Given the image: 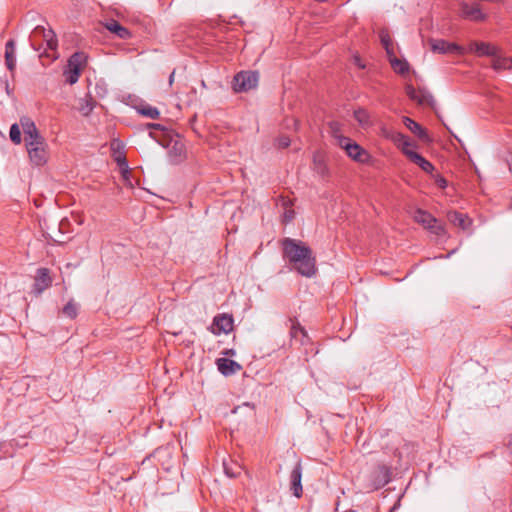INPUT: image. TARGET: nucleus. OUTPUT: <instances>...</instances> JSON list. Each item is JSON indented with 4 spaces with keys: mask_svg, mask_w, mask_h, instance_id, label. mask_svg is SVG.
I'll use <instances>...</instances> for the list:
<instances>
[{
    "mask_svg": "<svg viewBox=\"0 0 512 512\" xmlns=\"http://www.w3.org/2000/svg\"><path fill=\"white\" fill-rule=\"evenodd\" d=\"M283 250L285 257L288 258L299 274L305 277H312L316 273L315 258L308 246L300 241L285 239L283 241Z\"/></svg>",
    "mask_w": 512,
    "mask_h": 512,
    "instance_id": "f257e3e1",
    "label": "nucleus"
},
{
    "mask_svg": "<svg viewBox=\"0 0 512 512\" xmlns=\"http://www.w3.org/2000/svg\"><path fill=\"white\" fill-rule=\"evenodd\" d=\"M21 127L29 159L33 165L42 166L49 158L48 144L40 134L34 121L28 117L21 118Z\"/></svg>",
    "mask_w": 512,
    "mask_h": 512,
    "instance_id": "f03ea898",
    "label": "nucleus"
},
{
    "mask_svg": "<svg viewBox=\"0 0 512 512\" xmlns=\"http://www.w3.org/2000/svg\"><path fill=\"white\" fill-rule=\"evenodd\" d=\"M162 145L168 149L170 161L180 163L186 156V147L183 139L172 132L165 134Z\"/></svg>",
    "mask_w": 512,
    "mask_h": 512,
    "instance_id": "7ed1b4c3",
    "label": "nucleus"
},
{
    "mask_svg": "<svg viewBox=\"0 0 512 512\" xmlns=\"http://www.w3.org/2000/svg\"><path fill=\"white\" fill-rule=\"evenodd\" d=\"M259 76L254 71H241L234 76L232 89L236 93H243L257 87Z\"/></svg>",
    "mask_w": 512,
    "mask_h": 512,
    "instance_id": "20e7f679",
    "label": "nucleus"
},
{
    "mask_svg": "<svg viewBox=\"0 0 512 512\" xmlns=\"http://www.w3.org/2000/svg\"><path fill=\"white\" fill-rule=\"evenodd\" d=\"M86 63L87 56L84 53H75L69 58L67 68L64 71L66 81L69 84L73 85L78 81Z\"/></svg>",
    "mask_w": 512,
    "mask_h": 512,
    "instance_id": "39448f33",
    "label": "nucleus"
},
{
    "mask_svg": "<svg viewBox=\"0 0 512 512\" xmlns=\"http://www.w3.org/2000/svg\"><path fill=\"white\" fill-rule=\"evenodd\" d=\"M339 146L352 160L358 163H366L370 159V155L365 149L347 137H339Z\"/></svg>",
    "mask_w": 512,
    "mask_h": 512,
    "instance_id": "423d86ee",
    "label": "nucleus"
},
{
    "mask_svg": "<svg viewBox=\"0 0 512 512\" xmlns=\"http://www.w3.org/2000/svg\"><path fill=\"white\" fill-rule=\"evenodd\" d=\"M386 138L390 139L394 142L398 149L408 158H411V155L416 154L415 149L417 148V144L412 142L407 136L400 132H391L386 134Z\"/></svg>",
    "mask_w": 512,
    "mask_h": 512,
    "instance_id": "0eeeda50",
    "label": "nucleus"
},
{
    "mask_svg": "<svg viewBox=\"0 0 512 512\" xmlns=\"http://www.w3.org/2000/svg\"><path fill=\"white\" fill-rule=\"evenodd\" d=\"M414 220L425 228L430 229L437 236H441L445 232L443 226L431 214L423 210L415 212Z\"/></svg>",
    "mask_w": 512,
    "mask_h": 512,
    "instance_id": "6e6552de",
    "label": "nucleus"
},
{
    "mask_svg": "<svg viewBox=\"0 0 512 512\" xmlns=\"http://www.w3.org/2000/svg\"><path fill=\"white\" fill-rule=\"evenodd\" d=\"M428 43L431 47V50L434 53L439 54H447V53H456L463 55L466 51L463 47L457 45L456 43H450L443 39H429Z\"/></svg>",
    "mask_w": 512,
    "mask_h": 512,
    "instance_id": "1a4fd4ad",
    "label": "nucleus"
},
{
    "mask_svg": "<svg viewBox=\"0 0 512 512\" xmlns=\"http://www.w3.org/2000/svg\"><path fill=\"white\" fill-rule=\"evenodd\" d=\"M52 285V277L50 271L47 268H39L36 271L34 277V283L32 286V293L35 296L41 295L46 289Z\"/></svg>",
    "mask_w": 512,
    "mask_h": 512,
    "instance_id": "9d476101",
    "label": "nucleus"
},
{
    "mask_svg": "<svg viewBox=\"0 0 512 512\" xmlns=\"http://www.w3.org/2000/svg\"><path fill=\"white\" fill-rule=\"evenodd\" d=\"M233 330V318L228 314H221L214 318L211 331L215 335L228 334Z\"/></svg>",
    "mask_w": 512,
    "mask_h": 512,
    "instance_id": "9b49d317",
    "label": "nucleus"
},
{
    "mask_svg": "<svg viewBox=\"0 0 512 512\" xmlns=\"http://www.w3.org/2000/svg\"><path fill=\"white\" fill-rule=\"evenodd\" d=\"M406 94L408 97L421 106H431L433 103L432 95L424 89H416L411 85H407Z\"/></svg>",
    "mask_w": 512,
    "mask_h": 512,
    "instance_id": "f8f14e48",
    "label": "nucleus"
},
{
    "mask_svg": "<svg viewBox=\"0 0 512 512\" xmlns=\"http://www.w3.org/2000/svg\"><path fill=\"white\" fill-rule=\"evenodd\" d=\"M218 370L225 376L232 375L241 370V365L236 361L222 357L216 361Z\"/></svg>",
    "mask_w": 512,
    "mask_h": 512,
    "instance_id": "ddd939ff",
    "label": "nucleus"
},
{
    "mask_svg": "<svg viewBox=\"0 0 512 512\" xmlns=\"http://www.w3.org/2000/svg\"><path fill=\"white\" fill-rule=\"evenodd\" d=\"M461 15L475 21L483 20L485 18V15L482 13L479 5L475 4L469 6L465 2L461 3Z\"/></svg>",
    "mask_w": 512,
    "mask_h": 512,
    "instance_id": "4468645a",
    "label": "nucleus"
},
{
    "mask_svg": "<svg viewBox=\"0 0 512 512\" xmlns=\"http://www.w3.org/2000/svg\"><path fill=\"white\" fill-rule=\"evenodd\" d=\"M301 478L302 470L300 463H298L291 472V489L293 494L298 498L302 495Z\"/></svg>",
    "mask_w": 512,
    "mask_h": 512,
    "instance_id": "2eb2a0df",
    "label": "nucleus"
},
{
    "mask_svg": "<svg viewBox=\"0 0 512 512\" xmlns=\"http://www.w3.org/2000/svg\"><path fill=\"white\" fill-rule=\"evenodd\" d=\"M403 123L407 129H409L412 133L417 135L424 142H429L430 138L425 129H423L417 122L412 120L409 117L403 118Z\"/></svg>",
    "mask_w": 512,
    "mask_h": 512,
    "instance_id": "dca6fc26",
    "label": "nucleus"
},
{
    "mask_svg": "<svg viewBox=\"0 0 512 512\" xmlns=\"http://www.w3.org/2000/svg\"><path fill=\"white\" fill-rule=\"evenodd\" d=\"M468 51L471 53H475L479 56L487 55L493 57V55H495L496 47L483 42H473L469 45Z\"/></svg>",
    "mask_w": 512,
    "mask_h": 512,
    "instance_id": "f3484780",
    "label": "nucleus"
},
{
    "mask_svg": "<svg viewBox=\"0 0 512 512\" xmlns=\"http://www.w3.org/2000/svg\"><path fill=\"white\" fill-rule=\"evenodd\" d=\"M492 67L496 71L512 70V57L500 55L496 50L492 59Z\"/></svg>",
    "mask_w": 512,
    "mask_h": 512,
    "instance_id": "a211bd4d",
    "label": "nucleus"
},
{
    "mask_svg": "<svg viewBox=\"0 0 512 512\" xmlns=\"http://www.w3.org/2000/svg\"><path fill=\"white\" fill-rule=\"evenodd\" d=\"M105 28L111 33L117 35L120 39H128L131 37L130 31L124 26L120 25L117 21L111 20L105 23Z\"/></svg>",
    "mask_w": 512,
    "mask_h": 512,
    "instance_id": "6ab92c4d",
    "label": "nucleus"
},
{
    "mask_svg": "<svg viewBox=\"0 0 512 512\" xmlns=\"http://www.w3.org/2000/svg\"><path fill=\"white\" fill-rule=\"evenodd\" d=\"M5 64L10 71H14L16 67L15 43L9 40L5 46Z\"/></svg>",
    "mask_w": 512,
    "mask_h": 512,
    "instance_id": "aec40b11",
    "label": "nucleus"
},
{
    "mask_svg": "<svg viewBox=\"0 0 512 512\" xmlns=\"http://www.w3.org/2000/svg\"><path fill=\"white\" fill-rule=\"evenodd\" d=\"M448 220L453 225H455L463 230L468 229V227L470 226V219L462 213L450 212V213H448Z\"/></svg>",
    "mask_w": 512,
    "mask_h": 512,
    "instance_id": "412c9836",
    "label": "nucleus"
},
{
    "mask_svg": "<svg viewBox=\"0 0 512 512\" xmlns=\"http://www.w3.org/2000/svg\"><path fill=\"white\" fill-rule=\"evenodd\" d=\"M35 31L37 33L38 32L42 33L43 39L45 40V42L47 44V47L50 50H55L56 49V47H57V39H56L55 33L52 30H46L44 28L37 27Z\"/></svg>",
    "mask_w": 512,
    "mask_h": 512,
    "instance_id": "4be33fe9",
    "label": "nucleus"
},
{
    "mask_svg": "<svg viewBox=\"0 0 512 512\" xmlns=\"http://www.w3.org/2000/svg\"><path fill=\"white\" fill-rule=\"evenodd\" d=\"M409 160L418 165L426 173H432L434 170V166L418 153L411 155Z\"/></svg>",
    "mask_w": 512,
    "mask_h": 512,
    "instance_id": "5701e85b",
    "label": "nucleus"
},
{
    "mask_svg": "<svg viewBox=\"0 0 512 512\" xmlns=\"http://www.w3.org/2000/svg\"><path fill=\"white\" fill-rule=\"evenodd\" d=\"M390 64L395 72L403 74L408 71V64L404 60L398 59L394 56V53L388 55Z\"/></svg>",
    "mask_w": 512,
    "mask_h": 512,
    "instance_id": "b1692460",
    "label": "nucleus"
},
{
    "mask_svg": "<svg viewBox=\"0 0 512 512\" xmlns=\"http://www.w3.org/2000/svg\"><path fill=\"white\" fill-rule=\"evenodd\" d=\"M62 314L67 318H75L78 314V304L70 300L62 309Z\"/></svg>",
    "mask_w": 512,
    "mask_h": 512,
    "instance_id": "393cba45",
    "label": "nucleus"
},
{
    "mask_svg": "<svg viewBox=\"0 0 512 512\" xmlns=\"http://www.w3.org/2000/svg\"><path fill=\"white\" fill-rule=\"evenodd\" d=\"M22 127H21V121L19 122V124L15 123L13 124L11 127H10V132H9V136H10V139L11 141L14 143V144H20L22 139H21V132H22Z\"/></svg>",
    "mask_w": 512,
    "mask_h": 512,
    "instance_id": "a878e982",
    "label": "nucleus"
},
{
    "mask_svg": "<svg viewBox=\"0 0 512 512\" xmlns=\"http://www.w3.org/2000/svg\"><path fill=\"white\" fill-rule=\"evenodd\" d=\"M380 40L382 45L384 46L387 55H391L393 53L392 41L391 38L386 31H381Z\"/></svg>",
    "mask_w": 512,
    "mask_h": 512,
    "instance_id": "bb28decb",
    "label": "nucleus"
},
{
    "mask_svg": "<svg viewBox=\"0 0 512 512\" xmlns=\"http://www.w3.org/2000/svg\"><path fill=\"white\" fill-rule=\"evenodd\" d=\"M138 111L143 116H146L151 119H156L159 116V111L155 107L151 106L142 107Z\"/></svg>",
    "mask_w": 512,
    "mask_h": 512,
    "instance_id": "cd10ccee",
    "label": "nucleus"
},
{
    "mask_svg": "<svg viewBox=\"0 0 512 512\" xmlns=\"http://www.w3.org/2000/svg\"><path fill=\"white\" fill-rule=\"evenodd\" d=\"M355 119L362 126L368 125L369 123V115L365 110H357L354 113Z\"/></svg>",
    "mask_w": 512,
    "mask_h": 512,
    "instance_id": "c85d7f7f",
    "label": "nucleus"
},
{
    "mask_svg": "<svg viewBox=\"0 0 512 512\" xmlns=\"http://www.w3.org/2000/svg\"><path fill=\"white\" fill-rule=\"evenodd\" d=\"M115 160L120 165L124 177H126V175L129 173V171H128V165H127L125 157L121 154V152H118V153H115Z\"/></svg>",
    "mask_w": 512,
    "mask_h": 512,
    "instance_id": "c756f323",
    "label": "nucleus"
},
{
    "mask_svg": "<svg viewBox=\"0 0 512 512\" xmlns=\"http://www.w3.org/2000/svg\"><path fill=\"white\" fill-rule=\"evenodd\" d=\"M329 129H330V133L332 134V136L335 138L336 142H337V145H339V137H344L341 133H340V125L339 123L337 122H331L329 124Z\"/></svg>",
    "mask_w": 512,
    "mask_h": 512,
    "instance_id": "7c9ffc66",
    "label": "nucleus"
},
{
    "mask_svg": "<svg viewBox=\"0 0 512 512\" xmlns=\"http://www.w3.org/2000/svg\"><path fill=\"white\" fill-rule=\"evenodd\" d=\"M92 109H93V107H92L91 103L87 99H83L82 103H81V106L79 107V111L83 115L87 116V115L90 114Z\"/></svg>",
    "mask_w": 512,
    "mask_h": 512,
    "instance_id": "2f4dec72",
    "label": "nucleus"
},
{
    "mask_svg": "<svg viewBox=\"0 0 512 512\" xmlns=\"http://www.w3.org/2000/svg\"><path fill=\"white\" fill-rule=\"evenodd\" d=\"M435 180L440 188H445L447 186V181L443 177L437 175Z\"/></svg>",
    "mask_w": 512,
    "mask_h": 512,
    "instance_id": "473e14b6",
    "label": "nucleus"
},
{
    "mask_svg": "<svg viewBox=\"0 0 512 512\" xmlns=\"http://www.w3.org/2000/svg\"><path fill=\"white\" fill-rule=\"evenodd\" d=\"M121 147H122V143L120 141H113L111 143V148L114 151V153L120 152Z\"/></svg>",
    "mask_w": 512,
    "mask_h": 512,
    "instance_id": "72a5a7b5",
    "label": "nucleus"
},
{
    "mask_svg": "<svg viewBox=\"0 0 512 512\" xmlns=\"http://www.w3.org/2000/svg\"><path fill=\"white\" fill-rule=\"evenodd\" d=\"M290 144V140L288 138H283L280 140L279 145L283 148L288 147Z\"/></svg>",
    "mask_w": 512,
    "mask_h": 512,
    "instance_id": "f704fd0d",
    "label": "nucleus"
},
{
    "mask_svg": "<svg viewBox=\"0 0 512 512\" xmlns=\"http://www.w3.org/2000/svg\"><path fill=\"white\" fill-rule=\"evenodd\" d=\"M284 217L286 221H290L293 219V211H286Z\"/></svg>",
    "mask_w": 512,
    "mask_h": 512,
    "instance_id": "c9c22d12",
    "label": "nucleus"
},
{
    "mask_svg": "<svg viewBox=\"0 0 512 512\" xmlns=\"http://www.w3.org/2000/svg\"><path fill=\"white\" fill-rule=\"evenodd\" d=\"M224 355H228V356H234L235 355V350L233 349H229V350H225L223 352Z\"/></svg>",
    "mask_w": 512,
    "mask_h": 512,
    "instance_id": "e433bc0d",
    "label": "nucleus"
},
{
    "mask_svg": "<svg viewBox=\"0 0 512 512\" xmlns=\"http://www.w3.org/2000/svg\"><path fill=\"white\" fill-rule=\"evenodd\" d=\"M174 77H175V72H172L170 77H169V84L172 85L173 82H174Z\"/></svg>",
    "mask_w": 512,
    "mask_h": 512,
    "instance_id": "4c0bfd02",
    "label": "nucleus"
},
{
    "mask_svg": "<svg viewBox=\"0 0 512 512\" xmlns=\"http://www.w3.org/2000/svg\"><path fill=\"white\" fill-rule=\"evenodd\" d=\"M225 472H226L227 475H229L231 477H234L236 475L235 473H230L231 469H228L227 467H225Z\"/></svg>",
    "mask_w": 512,
    "mask_h": 512,
    "instance_id": "58836bf2",
    "label": "nucleus"
},
{
    "mask_svg": "<svg viewBox=\"0 0 512 512\" xmlns=\"http://www.w3.org/2000/svg\"><path fill=\"white\" fill-rule=\"evenodd\" d=\"M225 472H226L227 475H229L231 477H234L236 475L235 473H230L231 469H228L227 467H225Z\"/></svg>",
    "mask_w": 512,
    "mask_h": 512,
    "instance_id": "ea45409f",
    "label": "nucleus"
},
{
    "mask_svg": "<svg viewBox=\"0 0 512 512\" xmlns=\"http://www.w3.org/2000/svg\"><path fill=\"white\" fill-rule=\"evenodd\" d=\"M391 132H392V131H390V130H388V129H386V128H383V129H382V134H383V136H384V137H386V134H387V133H391Z\"/></svg>",
    "mask_w": 512,
    "mask_h": 512,
    "instance_id": "a19ab883",
    "label": "nucleus"
},
{
    "mask_svg": "<svg viewBox=\"0 0 512 512\" xmlns=\"http://www.w3.org/2000/svg\"><path fill=\"white\" fill-rule=\"evenodd\" d=\"M508 447L512 450V434H511V439L508 442Z\"/></svg>",
    "mask_w": 512,
    "mask_h": 512,
    "instance_id": "79ce46f5",
    "label": "nucleus"
},
{
    "mask_svg": "<svg viewBox=\"0 0 512 512\" xmlns=\"http://www.w3.org/2000/svg\"><path fill=\"white\" fill-rule=\"evenodd\" d=\"M150 126H151V127H155V128L160 127V125H159V124H152V125H150Z\"/></svg>",
    "mask_w": 512,
    "mask_h": 512,
    "instance_id": "37998d69",
    "label": "nucleus"
}]
</instances>
